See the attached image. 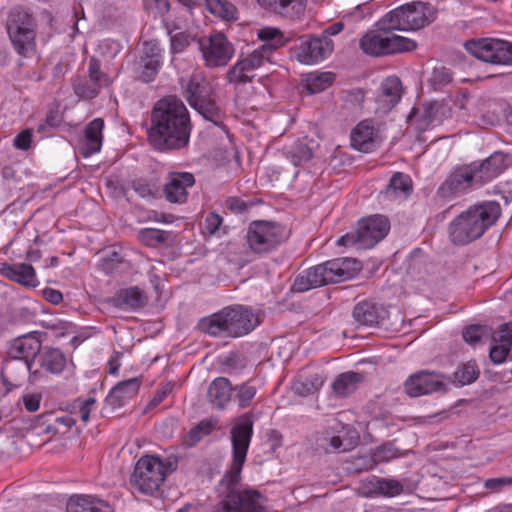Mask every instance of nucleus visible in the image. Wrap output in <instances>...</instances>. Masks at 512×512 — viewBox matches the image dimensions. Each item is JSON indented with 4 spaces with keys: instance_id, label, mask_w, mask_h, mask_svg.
<instances>
[{
    "instance_id": "1",
    "label": "nucleus",
    "mask_w": 512,
    "mask_h": 512,
    "mask_svg": "<svg viewBox=\"0 0 512 512\" xmlns=\"http://www.w3.org/2000/svg\"><path fill=\"white\" fill-rule=\"evenodd\" d=\"M253 434V422L249 414L238 418L231 429L233 447L232 465L219 484L223 496L216 512H262L265 498L253 489L240 488L241 471L245 463Z\"/></svg>"
},
{
    "instance_id": "2",
    "label": "nucleus",
    "mask_w": 512,
    "mask_h": 512,
    "mask_svg": "<svg viewBox=\"0 0 512 512\" xmlns=\"http://www.w3.org/2000/svg\"><path fill=\"white\" fill-rule=\"evenodd\" d=\"M190 119L184 103L173 96L157 102L152 112L149 140L158 150L181 149L190 138Z\"/></svg>"
},
{
    "instance_id": "3",
    "label": "nucleus",
    "mask_w": 512,
    "mask_h": 512,
    "mask_svg": "<svg viewBox=\"0 0 512 512\" xmlns=\"http://www.w3.org/2000/svg\"><path fill=\"white\" fill-rule=\"evenodd\" d=\"M501 215V207L495 201H483L470 206L454 218L449 233L455 244H467L480 238Z\"/></svg>"
},
{
    "instance_id": "4",
    "label": "nucleus",
    "mask_w": 512,
    "mask_h": 512,
    "mask_svg": "<svg viewBox=\"0 0 512 512\" xmlns=\"http://www.w3.org/2000/svg\"><path fill=\"white\" fill-rule=\"evenodd\" d=\"M378 29L367 31L359 40V47L363 53L381 57L391 54L410 52L417 46L410 38L400 36L389 28V25H380Z\"/></svg>"
},
{
    "instance_id": "5",
    "label": "nucleus",
    "mask_w": 512,
    "mask_h": 512,
    "mask_svg": "<svg viewBox=\"0 0 512 512\" xmlns=\"http://www.w3.org/2000/svg\"><path fill=\"white\" fill-rule=\"evenodd\" d=\"M169 473L168 463L156 455H143L130 476L132 489L147 496H158Z\"/></svg>"
},
{
    "instance_id": "6",
    "label": "nucleus",
    "mask_w": 512,
    "mask_h": 512,
    "mask_svg": "<svg viewBox=\"0 0 512 512\" xmlns=\"http://www.w3.org/2000/svg\"><path fill=\"white\" fill-rule=\"evenodd\" d=\"M435 18L433 7L424 2H411L401 5L379 20L380 25H389L396 31L419 30Z\"/></svg>"
},
{
    "instance_id": "7",
    "label": "nucleus",
    "mask_w": 512,
    "mask_h": 512,
    "mask_svg": "<svg viewBox=\"0 0 512 512\" xmlns=\"http://www.w3.org/2000/svg\"><path fill=\"white\" fill-rule=\"evenodd\" d=\"M390 230V222L383 215H372L358 221L356 229L341 236L338 246L368 249L383 240Z\"/></svg>"
},
{
    "instance_id": "8",
    "label": "nucleus",
    "mask_w": 512,
    "mask_h": 512,
    "mask_svg": "<svg viewBox=\"0 0 512 512\" xmlns=\"http://www.w3.org/2000/svg\"><path fill=\"white\" fill-rule=\"evenodd\" d=\"M35 20L23 8L13 9L7 19L6 29L10 41L20 55H27L35 46Z\"/></svg>"
},
{
    "instance_id": "9",
    "label": "nucleus",
    "mask_w": 512,
    "mask_h": 512,
    "mask_svg": "<svg viewBox=\"0 0 512 512\" xmlns=\"http://www.w3.org/2000/svg\"><path fill=\"white\" fill-rule=\"evenodd\" d=\"M249 248L257 254L269 253L276 249L286 238L282 225L270 221H254L247 231Z\"/></svg>"
},
{
    "instance_id": "10",
    "label": "nucleus",
    "mask_w": 512,
    "mask_h": 512,
    "mask_svg": "<svg viewBox=\"0 0 512 512\" xmlns=\"http://www.w3.org/2000/svg\"><path fill=\"white\" fill-rule=\"evenodd\" d=\"M468 53L487 63L512 65V43L509 41L483 38L465 42Z\"/></svg>"
},
{
    "instance_id": "11",
    "label": "nucleus",
    "mask_w": 512,
    "mask_h": 512,
    "mask_svg": "<svg viewBox=\"0 0 512 512\" xmlns=\"http://www.w3.org/2000/svg\"><path fill=\"white\" fill-rule=\"evenodd\" d=\"M199 49L209 68L226 66L235 54L234 45L222 32H214L199 40Z\"/></svg>"
},
{
    "instance_id": "12",
    "label": "nucleus",
    "mask_w": 512,
    "mask_h": 512,
    "mask_svg": "<svg viewBox=\"0 0 512 512\" xmlns=\"http://www.w3.org/2000/svg\"><path fill=\"white\" fill-rule=\"evenodd\" d=\"M478 186L481 184L472 166L459 167L440 184L436 197L443 201H450Z\"/></svg>"
},
{
    "instance_id": "13",
    "label": "nucleus",
    "mask_w": 512,
    "mask_h": 512,
    "mask_svg": "<svg viewBox=\"0 0 512 512\" xmlns=\"http://www.w3.org/2000/svg\"><path fill=\"white\" fill-rule=\"evenodd\" d=\"M450 378L436 372L420 371L411 375L404 383L405 392L419 397L434 392H446Z\"/></svg>"
},
{
    "instance_id": "14",
    "label": "nucleus",
    "mask_w": 512,
    "mask_h": 512,
    "mask_svg": "<svg viewBox=\"0 0 512 512\" xmlns=\"http://www.w3.org/2000/svg\"><path fill=\"white\" fill-rule=\"evenodd\" d=\"M40 350L41 342L35 335L28 334L18 337L9 346L10 361L7 362L6 367L10 365L11 361H20L27 371H31Z\"/></svg>"
},
{
    "instance_id": "15",
    "label": "nucleus",
    "mask_w": 512,
    "mask_h": 512,
    "mask_svg": "<svg viewBox=\"0 0 512 512\" xmlns=\"http://www.w3.org/2000/svg\"><path fill=\"white\" fill-rule=\"evenodd\" d=\"M225 312L228 320V337L244 336L260 324L258 315L248 307H227Z\"/></svg>"
},
{
    "instance_id": "16",
    "label": "nucleus",
    "mask_w": 512,
    "mask_h": 512,
    "mask_svg": "<svg viewBox=\"0 0 512 512\" xmlns=\"http://www.w3.org/2000/svg\"><path fill=\"white\" fill-rule=\"evenodd\" d=\"M333 42L328 36H313L301 42L297 60L305 65H314L326 59L333 51Z\"/></svg>"
},
{
    "instance_id": "17",
    "label": "nucleus",
    "mask_w": 512,
    "mask_h": 512,
    "mask_svg": "<svg viewBox=\"0 0 512 512\" xmlns=\"http://www.w3.org/2000/svg\"><path fill=\"white\" fill-rule=\"evenodd\" d=\"M164 50L157 40H150L143 43L142 56L138 63V76L144 82H151L155 79L163 64Z\"/></svg>"
},
{
    "instance_id": "18",
    "label": "nucleus",
    "mask_w": 512,
    "mask_h": 512,
    "mask_svg": "<svg viewBox=\"0 0 512 512\" xmlns=\"http://www.w3.org/2000/svg\"><path fill=\"white\" fill-rule=\"evenodd\" d=\"M320 265L326 285L346 281L360 270V263L352 258H336Z\"/></svg>"
},
{
    "instance_id": "19",
    "label": "nucleus",
    "mask_w": 512,
    "mask_h": 512,
    "mask_svg": "<svg viewBox=\"0 0 512 512\" xmlns=\"http://www.w3.org/2000/svg\"><path fill=\"white\" fill-rule=\"evenodd\" d=\"M195 183V178L189 172H172L164 186L166 199L171 203H184L187 199V189Z\"/></svg>"
},
{
    "instance_id": "20",
    "label": "nucleus",
    "mask_w": 512,
    "mask_h": 512,
    "mask_svg": "<svg viewBox=\"0 0 512 512\" xmlns=\"http://www.w3.org/2000/svg\"><path fill=\"white\" fill-rule=\"evenodd\" d=\"M104 120L95 118L89 122L83 133V137L79 142V151L85 158L101 150L103 142Z\"/></svg>"
},
{
    "instance_id": "21",
    "label": "nucleus",
    "mask_w": 512,
    "mask_h": 512,
    "mask_svg": "<svg viewBox=\"0 0 512 512\" xmlns=\"http://www.w3.org/2000/svg\"><path fill=\"white\" fill-rule=\"evenodd\" d=\"M257 3L269 12L295 20L304 14L307 0H257Z\"/></svg>"
},
{
    "instance_id": "22",
    "label": "nucleus",
    "mask_w": 512,
    "mask_h": 512,
    "mask_svg": "<svg viewBox=\"0 0 512 512\" xmlns=\"http://www.w3.org/2000/svg\"><path fill=\"white\" fill-rule=\"evenodd\" d=\"M402 91V83L397 76L385 78L376 98L378 109L382 113L389 112L401 99Z\"/></svg>"
},
{
    "instance_id": "23",
    "label": "nucleus",
    "mask_w": 512,
    "mask_h": 512,
    "mask_svg": "<svg viewBox=\"0 0 512 512\" xmlns=\"http://www.w3.org/2000/svg\"><path fill=\"white\" fill-rule=\"evenodd\" d=\"M506 155L502 152H495L491 154L481 164H474L472 168L478 177L480 184L490 182L507 168Z\"/></svg>"
},
{
    "instance_id": "24",
    "label": "nucleus",
    "mask_w": 512,
    "mask_h": 512,
    "mask_svg": "<svg viewBox=\"0 0 512 512\" xmlns=\"http://www.w3.org/2000/svg\"><path fill=\"white\" fill-rule=\"evenodd\" d=\"M110 302L122 310L135 311L146 304V297L140 288L133 286L117 291Z\"/></svg>"
},
{
    "instance_id": "25",
    "label": "nucleus",
    "mask_w": 512,
    "mask_h": 512,
    "mask_svg": "<svg viewBox=\"0 0 512 512\" xmlns=\"http://www.w3.org/2000/svg\"><path fill=\"white\" fill-rule=\"evenodd\" d=\"M351 145L354 149L368 153L377 146L373 125L369 121L360 122L351 132Z\"/></svg>"
},
{
    "instance_id": "26",
    "label": "nucleus",
    "mask_w": 512,
    "mask_h": 512,
    "mask_svg": "<svg viewBox=\"0 0 512 512\" xmlns=\"http://www.w3.org/2000/svg\"><path fill=\"white\" fill-rule=\"evenodd\" d=\"M67 512H113L105 501L91 495H74L69 498L66 505Z\"/></svg>"
},
{
    "instance_id": "27",
    "label": "nucleus",
    "mask_w": 512,
    "mask_h": 512,
    "mask_svg": "<svg viewBox=\"0 0 512 512\" xmlns=\"http://www.w3.org/2000/svg\"><path fill=\"white\" fill-rule=\"evenodd\" d=\"M139 388L140 381L136 377L122 381L111 389L106 401L113 408L121 407L138 393Z\"/></svg>"
},
{
    "instance_id": "28",
    "label": "nucleus",
    "mask_w": 512,
    "mask_h": 512,
    "mask_svg": "<svg viewBox=\"0 0 512 512\" xmlns=\"http://www.w3.org/2000/svg\"><path fill=\"white\" fill-rule=\"evenodd\" d=\"M0 272L10 280H13L24 286L35 287L37 285V277L34 268L25 263L7 264L4 263Z\"/></svg>"
},
{
    "instance_id": "29",
    "label": "nucleus",
    "mask_w": 512,
    "mask_h": 512,
    "mask_svg": "<svg viewBox=\"0 0 512 512\" xmlns=\"http://www.w3.org/2000/svg\"><path fill=\"white\" fill-rule=\"evenodd\" d=\"M36 362L46 372L60 374L66 366V357L60 349L44 347L38 353Z\"/></svg>"
},
{
    "instance_id": "30",
    "label": "nucleus",
    "mask_w": 512,
    "mask_h": 512,
    "mask_svg": "<svg viewBox=\"0 0 512 512\" xmlns=\"http://www.w3.org/2000/svg\"><path fill=\"white\" fill-rule=\"evenodd\" d=\"M384 310L375 303L363 301L353 309V317L357 323L364 326H374L384 318Z\"/></svg>"
},
{
    "instance_id": "31",
    "label": "nucleus",
    "mask_w": 512,
    "mask_h": 512,
    "mask_svg": "<svg viewBox=\"0 0 512 512\" xmlns=\"http://www.w3.org/2000/svg\"><path fill=\"white\" fill-rule=\"evenodd\" d=\"M325 277L320 264L311 267L299 274L294 283L293 290L296 292H306L310 289L325 286Z\"/></svg>"
},
{
    "instance_id": "32",
    "label": "nucleus",
    "mask_w": 512,
    "mask_h": 512,
    "mask_svg": "<svg viewBox=\"0 0 512 512\" xmlns=\"http://www.w3.org/2000/svg\"><path fill=\"white\" fill-rule=\"evenodd\" d=\"M412 190L411 179L403 173L394 174L387 188L381 193L385 200L394 201L406 198Z\"/></svg>"
},
{
    "instance_id": "33",
    "label": "nucleus",
    "mask_w": 512,
    "mask_h": 512,
    "mask_svg": "<svg viewBox=\"0 0 512 512\" xmlns=\"http://www.w3.org/2000/svg\"><path fill=\"white\" fill-rule=\"evenodd\" d=\"M198 327L202 332L211 336L228 337V320L225 308L218 313L202 318Z\"/></svg>"
},
{
    "instance_id": "34",
    "label": "nucleus",
    "mask_w": 512,
    "mask_h": 512,
    "mask_svg": "<svg viewBox=\"0 0 512 512\" xmlns=\"http://www.w3.org/2000/svg\"><path fill=\"white\" fill-rule=\"evenodd\" d=\"M231 392L230 381L224 377H218L209 385L208 398L217 407H224L230 401Z\"/></svg>"
},
{
    "instance_id": "35",
    "label": "nucleus",
    "mask_w": 512,
    "mask_h": 512,
    "mask_svg": "<svg viewBox=\"0 0 512 512\" xmlns=\"http://www.w3.org/2000/svg\"><path fill=\"white\" fill-rule=\"evenodd\" d=\"M258 38L263 41L259 48L265 49V54L271 57V54L279 47L286 44L288 38L275 27H263L257 32Z\"/></svg>"
},
{
    "instance_id": "36",
    "label": "nucleus",
    "mask_w": 512,
    "mask_h": 512,
    "mask_svg": "<svg viewBox=\"0 0 512 512\" xmlns=\"http://www.w3.org/2000/svg\"><path fill=\"white\" fill-rule=\"evenodd\" d=\"M362 380L361 374L353 371L340 374L333 382L332 389L339 397H345L354 392Z\"/></svg>"
},
{
    "instance_id": "37",
    "label": "nucleus",
    "mask_w": 512,
    "mask_h": 512,
    "mask_svg": "<svg viewBox=\"0 0 512 512\" xmlns=\"http://www.w3.org/2000/svg\"><path fill=\"white\" fill-rule=\"evenodd\" d=\"M440 105L437 102L425 103L422 107L413 110L420 130H427L430 126L439 122L438 113Z\"/></svg>"
},
{
    "instance_id": "38",
    "label": "nucleus",
    "mask_w": 512,
    "mask_h": 512,
    "mask_svg": "<svg viewBox=\"0 0 512 512\" xmlns=\"http://www.w3.org/2000/svg\"><path fill=\"white\" fill-rule=\"evenodd\" d=\"M335 79L332 72H313L306 76L305 83L310 94L326 90Z\"/></svg>"
},
{
    "instance_id": "39",
    "label": "nucleus",
    "mask_w": 512,
    "mask_h": 512,
    "mask_svg": "<svg viewBox=\"0 0 512 512\" xmlns=\"http://www.w3.org/2000/svg\"><path fill=\"white\" fill-rule=\"evenodd\" d=\"M208 11L224 20L236 19V8L227 0H202Z\"/></svg>"
},
{
    "instance_id": "40",
    "label": "nucleus",
    "mask_w": 512,
    "mask_h": 512,
    "mask_svg": "<svg viewBox=\"0 0 512 512\" xmlns=\"http://www.w3.org/2000/svg\"><path fill=\"white\" fill-rule=\"evenodd\" d=\"M479 376V370L474 362L462 364L453 374V383L456 386H465L473 383Z\"/></svg>"
},
{
    "instance_id": "41",
    "label": "nucleus",
    "mask_w": 512,
    "mask_h": 512,
    "mask_svg": "<svg viewBox=\"0 0 512 512\" xmlns=\"http://www.w3.org/2000/svg\"><path fill=\"white\" fill-rule=\"evenodd\" d=\"M137 237L146 246L156 247L168 240L169 233L155 228H142L137 232Z\"/></svg>"
},
{
    "instance_id": "42",
    "label": "nucleus",
    "mask_w": 512,
    "mask_h": 512,
    "mask_svg": "<svg viewBox=\"0 0 512 512\" xmlns=\"http://www.w3.org/2000/svg\"><path fill=\"white\" fill-rule=\"evenodd\" d=\"M184 89L185 97L192 107L199 105L200 101L206 97L204 84L195 76L188 80Z\"/></svg>"
},
{
    "instance_id": "43",
    "label": "nucleus",
    "mask_w": 512,
    "mask_h": 512,
    "mask_svg": "<svg viewBox=\"0 0 512 512\" xmlns=\"http://www.w3.org/2000/svg\"><path fill=\"white\" fill-rule=\"evenodd\" d=\"M287 158L294 166L307 162L312 157L310 148L303 142L297 141L285 151Z\"/></svg>"
},
{
    "instance_id": "44",
    "label": "nucleus",
    "mask_w": 512,
    "mask_h": 512,
    "mask_svg": "<svg viewBox=\"0 0 512 512\" xmlns=\"http://www.w3.org/2000/svg\"><path fill=\"white\" fill-rule=\"evenodd\" d=\"M239 60L251 74H254L255 70L270 62V56L265 54L264 48H257L250 54L239 57Z\"/></svg>"
},
{
    "instance_id": "45",
    "label": "nucleus",
    "mask_w": 512,
    "mask_h": 512,
    "mask_svg": "<svg viewBox=\"0 0 512 512\" xmlns=\"http://www.w3.org/2000/svg\"><path fill=\"white\" fill-rule=\"evenodd\" d=\"M88 74L90 82L96 86L98 91L103 87H107L112 82L111 78L100 70V62L94 57L89 60Z\"/></svg>"
},
{
    "instance_id": "46",
    "label": "nucleus",
    "mask_w": 512,
    "mask_h": 512,
    "mask_svg": "<svg viewBox=\"0 0 512 512\" xmlns=\"http://www.w3.org/2000/svg\"><path fill=\"white\" fill-rule=\"evenodd\" d=\"M95 405L96 399L94 397L78 398L72 404L71 413L75 418H79L82 422L87 423L91 411L95 409Z\"/></svg>"
},
{
    "instance_id": "47",
    "label": "nucleus",
    "mask_w": 512,
    "mask_h": 512,
    "mask_svg": "<svg viewBox=\"0 0 512 512\" xmlns=\"http://www.w3.org/2000/svg\"><path fill=\"white\" fill-rule=\"evenodd\" d=\"M131 188L142 198H154L159 193V185L154 180L145 178L134 179Z\"/></svg>"
},
{
    "instance_id": "48",
    "label": "nucleus",
    "mask_w": 512,
    "mask_h": 512,
    "mask_svg": "<svg viewBox=\"0 0 512 512\" xmlns=\"http://www.w3.org/2000/svg\"><path fill=\"white\" fill-rule=\"evenodd\" d=\"M323 385V379L318 374H313L294 384L295 391L303 396L313 394Z\"/></svg>"
},
{
    "instance_id": "49",
    "label": "nucleus",
    "mask_w": 512,
    "mask_h": 512,
    "mask_svg": "<svg viewBox=\"0 0 512 512\" xmlns=\"http://www.w3.org/2000/svg\"><path fill=\"white\" fill-rule=\"evenodd\" d=\"M374 489L385 497H394L403 492V485L395 479H377Z\"/></svg>"
},
{
    "instance_id": "50",
    "label": "nucleus",
    "mask_w": 512,
    "mask_h": 512,
    "mask_svg": "<svg viewBox=\"0 0 512 512\" xmlns=\"http://www.w3.org/2000/svg\"><path fill=\"white\" fill-rule=\"evenodd\" d=\"M226 77L228 82L231 84H244L250 82L254 77V74H251L238 59L237 62L230 67Z\"/></svg>"
},
{
    "instance_id": "51",
    "label": "nucleus",
    "mask_w": 512,
    "mask_h": 512,
    "mask_svg": "<svg viewBox=\"0 0 512 512\" xmlns=\"http://www.w3.org/2000/svg\"><path fill=\"white\" fill-rule=\"evenodd\" d=\"M214 429L211 421H201L197 426L193 427L185 437V444L193 446L198 443L204 436L209 435Z\"/></svg>"
},
{
    "instance_id": "52",
    "label": "nucleus",
    "mask_w": 512,
    "mask_h": 512,
    "mask_svg": "<svg viewBox=\"0 0 512 512\" xmlns=\"http://www.w3.org/2000/svg\"><path fill=\"white\" fill-rule=\"evenodd\" d=\"M196 109L205 119L218 123L221 120L222 114L220 109L214 102L206 99V97L200 101L199 105L193 107Z\"/></svg>"
},
{
    "instance_id": "53",
    "label": "nucleus",
    "mask_w": 512,
    "mask_h": 512,
    "mask_svg": "<svg viewBox=\"0 0 512 512\" xmlns=\"http://www.w3.org/2000/svg\"><path fill=\"white\" fill-rule=\"evenodd\" d=\"M490 329L483 325H472L463 332V339L466 343L476 346L484 337H487Z\"/></svg>"
},
{
    "instance_id": "54",
    "label": "nucleus",
    "mask_w": 512,
    "mask_h": 512,
    "mask_svg": "<svg viewBox=\"0 0 512 512\" xmlns=\"http://www.w3.org/2000/svg\"><path fill=\"white\" fill-rule=\"evenodd\" d=\"M399 456V450L391 443L379 446L373 453V460L376 463L388 462Z\"/></svg>"
},
{
    "instance_id": "55",
    "label": "nucleus",
    "mask_w": 512,
    "mask_h": 512,
    "mask_svg": "<svg viewBox=\"0 0 512 512\" xmlns=\"http://www.w3.org/2000/svg\"><path fill=\"white\" fill-rule=\"evenodd\" d=\"M236 398L241 408L247 407L256 395V387L248 383L236 387Z\"/></svg>"
},
{
    "instance_id": "56",
    "label": "nucleus",
    "mask_w": 512,
    "mask_h": 512,
    "mask_svg": "<svg viewBox=\"0 0 512 512\" xmlns=\"http://www.w3.org/2000/svg\"><path fill=\"white\" fill-rule=\"evenodd\" d=\"M74 92L77 96L82 99L88 100L95 98L99 91L96 89V86L88 80H80L79 82L74 84Z\"/></svg>"
},
{
    "instance_id": "57",
    "label": "nucleus",
    "mask_w": 512,
    "mask_h": 512,
    "mask_svg": "<svg viewBox=\"0 0 512 512\" xmlns=\"http://www.w3.org/2000/svg\"><path fill=\"white\" fill-rule=\"evenodd\" d=\"M324 441L329 442V446L325 447L326 451L329 452H345L350 450L354 443L346 442L340 435H326L323 438Z\"/></svg>"
},
{
    "instance_id": "58",
    "label": "nucleus",
    "mask_w": 512,
    "mask_h": 512,
    "mask_svg": "<svg viewBox=\"0 0 512 512\" xmlns=\"http://www.w3.org/2000/svg\"><path fill=\"white\" fill-rule=\"evenodd\" d=\"M493 339L495 343L512 347V324H503L500 330L494 333Z\"/></svg>"
},
{
    "instance_id": "59",
    "label": "nucleus",
    "mask_w": 512,
    "mask_h": 512,
    "mask_svg": "<svg viewBox=\"0 0 512 512\" xmlns=\"http://www.w3.org/2000/svg\"><path fill=\"white\" fill-rule=\"evenodd\" d=\"M171 52L178 54L183 52L190 45V38L187 34L180 32L171 37Z\"/></svg>"
},
{
    "instance_id": "60",
    "label": "nucleus",
    "mask_w": 512,
    "mask_h": 512,
    "mask_svg": "<svg viewBox=\"0 0 512 512\" xmlns=\"http://www.w3.org/2000/svg\"><path fill=\"white\" fill-rule=\"evenodd\" d=\"M511 346H506L504 344H498L495 343L490 348V358L493 363L495 364H502L505 362L509 352H510Z\"/></svg>"
},
{
    "instance_id": "61",
    "label": "nucleus",
    "mask_w": 512,
    "mask_h": 512,
    "mask_svg": "<svg viewBox=\"0 0 512 512\" xmlns=\"http://www.w3.org/2000/svg\"><path fill=\"white\" fill-rule=\"evenodd\" d=\"M143 4L146 10L153 12L155 15H163L170 8L168 0H143Z\"/></svg>"
},
{
    "instance_id": "62",
    "label": "nucleus",
    "mask_w": 512,
    "mask_h": 512,
    "mask_svg": "<svg viewBox=\"0 0 512 512\" xmlns=\"http://www.w3.org/2000/svg\"><path fill=\"white\" fill-rule=\"evenodd\" d=\"M61 119L57 111H50L45 120L37 127L39 133H45L50 129L56 128L60 125Z\"/></svg>"
},
{
    "instance_id": "63",
    "label": "nucleus",
    "mask_w": 512,
    "mask_h": 512,
    "mask_svg": "<svg viewBox=\"0 0 512 512\" xmlns=\"http://www.w3.org/2000/svg\"><path fill=\"white\" fill-rule=\"evenodd\" d=\"M32 131L30 129L22 130L13 139V145L19 150H28L31 147Z\"/></svg>"
},
{
    "instance_id": "64",
    "label": "nucleus",
    "mask_w": 512,
    "mask_h": 512,
    "mask_svg": "<svg viewBox=\"0 0 512 512\" xmlns=\"http://www.w3.org/2000/svg\"><path fill=\"white\" fill-rule=\"evenodd\" d=\"M41 395L38 393L26 394L23 396V404L27 411L36 412L40 408Z\"/></svg>"
}]
</instances>
